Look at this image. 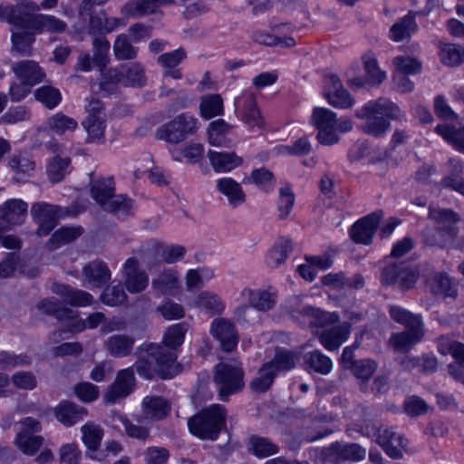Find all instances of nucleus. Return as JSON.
Segmentation results:
<instances>
[{
  "mask_svg": "<svg viewBox=\"0 0 464 464\" xmlns=\"http://www.w3.org/2000/svg\"><path fill=\"white\" fill-rule=\"evenodd\" d=\"M351 327L350 323L344 322L337 326L324 330L319 335V340L326 350L335 351L348 339Z\"/></svg>",
  "mask_w": 464,
  "mask_h": 464,
  "instance_id": "21",
  "label": "nucleus"
},
{
  "mask_svg": "<svg viewBox=\"0 0 464 464\" xmlns=\"http://www.w3.org/2000/svg\"><path fill=\"white\" fill-rule=\"evenodd\" d=\"M51 130L57 134H63L67 130H74L77 128V121L61 112L50 117L47 121Z\"/></svg>",
  "mask_w": 464,
  "mask_h": 464,
  "instance_id": "55",
  "label": "nucleus"
},
{
  "mask_svg": "<svg viewBox=\"0 0 464 464\" xmlns=\"http://www.w3.org/2000/svg\"><path fill=\"white\" fill-rule=\"evenodd\" d=\"M122 278L125 287L131 294L143 292L149 284L148 274L140 268L139 261L135 257H130L124 262Z\"/></svg>",
  "mask_w": 464,
  "mask_h": 464,
  "instance_id": "13",
  "label": "nucleus"
},
{
  "mask_svg": "<svg viewBox=\"0 0 464 464\" xmlns=\"http://www.w3.org/2000/svg\"><path fill=\"white\" fill-rule=\"evenodd\" d=\"M34 19L24 17L15 5L5 6V21L13 26L12 29L34 28Z\"/></svg>",
  "mask_w": 464,
  "mask_h": 464,
  "instance_id": "56",
  "label": "nucleus"
},
{
  "mask_svg": "<svg viewBox=\"0 0 464 464\" xmlns=\"http://www.w3.org/2000/svg\"><path fill=\"white\" fill-rule=\"evenodd\" d=\"M324 97L331 105L336 108L347 109L354 104V99L343 87L335 92H324Z\"/></svg>",
  "mask_w": 464,
  "mask_h": 464,
  "instance_id": "60",
  "label": "nucleus"
},
{
  "mask_svg": "<svg viewBox=\"0 0 464 464\" xmlns=\"http://www.w3.org/2000/svg\"><path fill=\"white\" fill-rule=\"evenodd\" d=\"M430 291L437 296L456 299L458 290L451 278L445 273H435L430 280Z\"/></svg>",
  "mask_w": 464,
  "mask_h": 464,
  "instance_id": "31",
  "label": "nucleus"
},
{
  "mask_svg": "<svg viewBox=\"0 0 464 464\" xmlns=\"http://www.w3.org/2000/svg\"><path fill=\"white\" fill-rule=\"evenodd\" d=\"M211 335L219 342L220 348L226 353L232 352L237 345L239 336L235 324L227 318L218 317L210 324Z\"/></svg>",
  "mask_w": 464,
  "mask_h": 464,
  "instance_id": "10",
  "label": "nucleus"
},
{
  "mask_svg": "<svg viewBox=\"0 0 464 464\" xmlns=\"http://www.w3.org/2000/svg\"><path fill=\"white\" fill-rule=\"evenodd\" d=\"M440 58L447 66H458L464 63V48L455 44H443L440 51Z\"/></svg>",
  "mask_w": 464,
  "mask_h": 464,
  "instance_id": "46",
  "label": "nucleus"
},
{
  "mask_svg": "<svg viewBox=\"0 0 464 464\" xmlns=\"http://www.w3.org/2000/svg\"><path fill=\"white\" fill-rule=\"evenodd\" d=\"M135 339L127 334H114L104 343L105 349L114 357H126L131 353Z\"/></svg>",
  "mask_w": 464,
  "mask_h": 464,
  "instance_id": "30",
  "label": "nucleus"
},
{
  "mask_svg": "<svg viewBox=\"0 0 464 464\" xmlns=\"http://www.w3.org/2000/svg\"><path fill=\"white\" fill-rule=\"evenodd\" d=\"M435 130L456 150L464 153V129H457L454 126L442 124L438 125Z\"/></svg>",
  "mask_w": 464,
  "mask_h": 464,
  "instance_id": "48",
  "label": "nucleus"
},
{
  "mask_svg": "<svg viewBox=\"0 0 464 464\" xmlns=\"http://www.w3.org/2000/svg\"><path fill=\"white\" fill-rule=\"evenodd\" d=\"M295 204V195L289 187L279 188V201L277 205L278 218L285 219L289 216L291 209Z\"/></svg>",
  "mask_w": 464,
  "mask_h": 464,
  "instance_id": "62",
  "label": "nucleus"
},
{
  "mask_svg": "<svg viewBox=\"0 0 464 464\" xmlns=\"http://www.w3.org/2000/svg\"><path fill=\"white\" fill-rule=\"evenodd\" d=\"M53 292L63 296L64 301L72 306H85L92 304V295L80 289H74L66 285H53Z\"/></svg>",
  "mask_w": 464,
  "mask_h": 464,
  "instance_id": "29",
  "label": "nucleus"
},
{
  "mask_svg": "<svg viewBox=\"0 0 464 464\" xmlns=\"http://www.w3.org/2000/svg\"><path fill=\"white\" fill-rule=\"evenodd\" d=\"M82 274L88 282L95 287H102L110 280L111 273L107 264L101 260H93L82 268Z\"/></svg>",
  "mask_w": 464,
  "mask_h": 464,
  "instance_id": "23",
  "label": "nucleus"
},
{
  "mask_svg": "<svg viewBox=\"0 0 464 464\" xmlns=\"http://www.w3.org/2000/svg\"><path fill=\"white\" fill-rule=\"evenodd\" d=\"M179 286L177 273L171 269L163 270L151 281V287L157 295H170Z\"/></svg>",
  "mask_w": 464,
  "mask_h": 464,
  "instance_id": "34",
  "label": "nucleus"
},
{
  "mask_svg": "<svg viewBox=\"0 0 464 464\" xmlns=\"http://www.w3.org/2000/svg\"><path fill=\"white\" fill-rule=\"evenodd\" d=\"M44 439L42 436L27 431H20L16 435L15 444L26 455H34L43 446Z\"/></svg>",
  "mask_w": 464,
  "mask_h": 464,
  "instance_id": "43",
  "label": "nucleus"
},
{
  "mask_svg": "<svg viewBox=\"0 0 464 464\" xmlns=\"http://www.w3.org/2000/svg\"><path fill=\"white\" fill-rule=\"evenodd\" d=\"M198 129V120L190 113L183 112L160 126L155 131V137L167 143L176 145L196 134Z\"/></svg>",
  "mask_w": 464,
  "mask_h": 464,
  "instance_id": "5",
  "label": "nucleus"
},
{
  "mask_svg": "<svg viewBox=\"0 0 464 464\" xmlns=\"http://www.w3.org/2000/svg\"><path fill=\"white\" fill-rule=\"evenodd\" d=\"M235 106L241 111V120L250 129H263L265 120L257 107L256 97L253 92H246L235 101Z\"/></svg>",
  "mask_w": 464,
  "mask_h": 464,
  "instance_id": "12",
  "label": "nucleus"
},
{
  "mask_svg": "<svg viewBox=\"0 0 464 464\" xmlns=\"http://www.w3.org/2000/svg\"><path fill=\"white\" fill-rule=\"evenodd\" d=\"M304 362L309 372H314L322 375L328 374L334 367V362L320 350H314L304 355Z\"/></svg>",
  "mask_w": 464,
  "mask_h": 464,
  "instance_id": "32",
  "label": "nucleus"
},
{
  "mask_svg": "<svg viewBox=\"0 0 464 464\" xmlns=\"http://www.w3.org/2000/svg\"><path fill=\"white\" fill-rule=\"evenodd\" d=\"M208 157L212 168L217 172H227L240 166L243 162L242 158L232 152H218L208 150Z\"/></svg>",
  "mask_w": 464,
  "mask_h": 464,
  "instance_id": "28",
  "label": "nucleus"
},
{
  "mask_svg": "<svg viewBox=\"0 0 464 464\" xmlns=\"http://www.w3.org/2000/svg\"><path fill=\"white\" fill-rule=\"evenodd\" d=\"M34 97L48 109H53L62 100L60 91L51 85H44L36 89Z\"/></svg>",
  "mask_w": 464,
  "mask_h": 464,
  "instance_id": "52",
  "label": "nucleus"
},
{
  "mask_svg": "<svg viewBox=\"0 0 464 464\" xmlns=\"http://www.w3.org/2000/svg\"><path fill=\"white\" fill-rule=\"evenodd\" d=\"M377 369V363L371 359L357 360L350 366L349 371L362 382L368 381Z\"/></svg>",
  "mask_w": 464,
  "mask_h": 464,
  "instance_id": "57",
  "label": "nucleus"
},
{
  "mask_svg": "<svg viewBox=\"0 0 464 464\" xmlns=\"http://www.w3.org/2000/svg\"><path fill=\"white\" fill-rule=\"evenodd\" d=\"M87 415L84 408L70 401H62L55 408L56 419L65 426H72Z\"/></svg>",
  "mask_w": 464,
  "mask_h": 464,
  "instance_id": "27",
  "label": "nucleus"
},
{
  "mask_svg": "<svg viewBox=\"0 0 464 464\" xmlns=\"http://www.w3.org/2000/svg\"><path fill=\"white\" fill-rule=\"evenodd\" d=\"M71 159L69 157L55 156L52 158L47 166L46 173L51 182H61L69 172Z\"/></svg>",
  "mask_w": 464,
  "mask_h": 464,
  "instance_id": "40",
  "label": "nucleus"
},
{
  "mask_svg": "<svg viewBox=\"0 0 464 464\" xmlns=\"http://www.w3.org/2000/svg\"><path fill=\"white\" fill-rule=\"evenodd\" d=\"M424 336V327L405 328L400 333H392L389 345L397 352L406 353L419 343Z\"/></svg>",
  "mask_w": 464,
  "mask_h": 464,
  "instance_id": "18",
  "label": "nucleus"
},
{
  "mask_svg": "<svg viewBox=\"0 0 464 464\" xmlns=\"http://www.w3.org/2000/svg\"><path fill=\"white\" fill-rule=\"evenodd\" d=\"M240 296L259 312H267L273 309L276 303V293L268 290L245 287L242 289Z\"/></svg>",
  "mask_w": 464,
  "mask_h": 464,
  "instance_id": "19",
  "label": "nucleus"
},
{
  "mask_svg": "<svg viewBox=\"0 0 464 464\" xmlns=\"http://www.w3.org/2000/svg\"><path fill=\"white\" fill-rule=\"evenodd\" d=\"M218 190L227 197L232 208H237L244 204L246 195L241 185L231 178H222L217 181Z\"/></svg>",
  "mask_w": 464,
  "mask_h": 464,
  "instance_id": "25",
  "label": "nucleus"
},
{
  "mask_svg": "<svg viewBox=\"0 0 464 464\" xmlns=\"http://www.w3.org/2000/svg\"><path fill=\"white\" fill-rule=\"evenodd\" d=\"M249 180L266 192L273 190L275 187L274 175L266 168L253 169Z\"/></svg>",
  "mask_w": 464,
  "mask_h": 464,
  "instance_id": "59",
  "label": "nucleus"
},
{
  "mask_svg": "<svg viewBox=\"0 0 464 464\" xmlns=\"http://www.w3.org/2000/svg\"><path fill=\"white\" fill-rule=\"evenodd\" d=\"M382 218V211H376L359 219L350 229V237L356 244L370 245Z\"/></svg>",
  "mask_w": 464,
  "mask_h": 464,
  "instance_id": "14",
  "label": "nucleus"
},
{
  "mask_svg": "<svg viewBox=\"0 0 464 464\" xmlns=\"http://www.w3.org/2000/svg\"><path fill=\"white\" fill-rule=\"evenodd\" d=\"M188 324L185 322L169 326L161 343H143L136 348L134 363L139 376L151 380L155 375L163 379L176 373V350L183 343Z\"/></svg>",
  "mask_w": 464,
  "mask_h": 464,
  "instance_id": "1",
  "label": "nucleus"
},
{
  "mask_svg": "<svg viewBox=\"0 0 464 464\" xmlns=\"http://www.w3.org/2000/svg\"><path fill=\"white\" fill-rule=\"evenodd\" d=\"M34 28L12 29V50L19 55L29 56L32 53V44L34 35L31 32Z\"/></svg>",
  "mask_w": 464,
  "mask_h": 464,
  "instance_id": "33",
  "label": "nucleus"
},
{
  "mask_svg": "<svg viewBox=\"0 0 464 464\" xmlns=\"http://www.w3.org/2000/svg\"><path fill=\"white\" fill-rule=\"evenodd\" d=\"M227 412L223 405L213 404L188 419L191 434L201 439L215 440L226 425Z\"/></svg>",
  "mask_w": 464,
  "mask_h": 464,
  "instance_id": "3",
  "label": "nucleus"
},
{
  "mask_svg": "<svg viewBox=\"0 0 464 464\" xmlns=\"http://www.w3.org/2000/svg\"><path fill=\"white\" fill-rule=\"evenodd\" d=\"M377 443L383 449L386 454L394 459H401L403 450L406 447L405 439L392 429L380 426L374 431Z\"/></svg>",
  "mask_w": 464,
  "mask_h": 464,
  "instance_id": "15",
  "label": "nucleus"
},
{
  "mask_svg": "<svg viewBox=\"0 0 464 464\" xmlns=\"http://www.w3.org/2000/svg\"><path fill=\"white\" fill-rule=\"evenodd\" d=\"M311 121L318 130L316 138L321 144L330 146L338 142L339 137L335 132L337 118L334 111L326 108L315 107Z\"/></svg>",
  "mask_w": 464,
  "mask_h": 464,
  "instance_id": "9",
  "label": "nucleus"
},
{
  "mask_svg": "<svg viewBox=\"0 0 464 464\" xmlns=\"http://www.w3.org/2000/svg\"><path fill=\"white\" fill-rule=\"evenodd\" d=\"M69 214L68 208L45 202H35L31 207V215L38 224L39 236L48 235L56 226L57 219Z\"/></svg>",
  "mask_w": 464,
  "mask_h": 464,
  "instance_id": "8",
  "label": "nucleus"
},
{
  "mask_svg": "<svg viewBox=\"0 0 464 464\" xmlns=\"http://www.w3.org/2000/svg\"><path fill=\"white\" fill-rule=\"evenodd\" d=\"M12 70L20 81L33 86L41 82L45 76L38 63L31 60L14 63Z\"/></svg>",
  "mask_w": 464,
  "mask_h": 464,
  "instance_id": "24",
  "label": "nucleus"
},
{
  "mask_svg": "<svg viewBox=\"0 0 464 464\" xmlns=\"http://www.w3.org/2000/svg\"><path fill=\"white\" fill-rule=\"evenodd\" d=\"M187 57L184 48L180 47L169 53H165L158 57V63L166 69L176 68Z\"/></svg>",
  "mask_w": 464,
  "mask_h": 464,
  "instance_id": "64",
  "label": "nucleus"
},
{
  "mask_svg": "<svg viewBox=\"0 0 464 464\" xmlns=\"http://www.w3.org/2000/svg\"><path fill=\"white\" fill-rule=\"evenodd\" d=\"M429 218L437 225L440 232L445 233L448 239H454L459 232L457 223L460 218L457 212L450 208H429Z\"/></svg>",
  "mask_w": 464,
  "mask_h": 464,
  "instance_id": "16",
  "label": "nucleus"
},
{
  "mask_svg": "<svg viewBox=\"0 0 464 464\" xmlns=\"http://www.w3.org/2000/svg\"><path fill=\"white\" fill-rule=\"evenodd\" d=\"M135 367H129L118 372L114 382L108 387L104 399L109 403H115L127 396L134 390Z\"/></svg>",
  "mask_w": 464,
  "mask_h": 464,
  "instance_id": "11",
  "label": "nucleus"
},
{
  "mask_svg": "<svg viewBox=\"0 0 464 464\" xmlns=\"http://www.w3.org/2000/svg\"><path fill=\"white\" fill-rule=\"evenodd\" d=\"M123 11L130 16H141L156 12V6L152 0H131L124 6Z\"/></svg>",
  "mask_w": 464,
  "mask_h": 464,
  "instance_id": "61",
  "label": "nucleus"
},
{
  "mask_svg": "<svg viewBox=\"0 0 464 464\" xmlns=\"http://www.w3.org/2000/svg\"><path fill=\"white\" fill-rule=\"evenodd\" d=\"M420 276L417 266L408 262L392 263L386 266L381 275L383 285H397L401 290L412 288Z\"/></svg>",
  "mask_w": 464,
  "mask_h": 464,
  "instance_id": "7",
  "label": "nucleus"
},
{
  "mask_svg": "<svg viewBox=\"0 0 464 464\" xmlns=\"http://www.w3.org/2000/svg\"><path fill=\"white\" fill-rule=\"evenodd\" d=\"M91 195L104 211L118 218H125L130 213L132 200L122 194L115 195L111 178L94 180L91 186Z\"/></svg>",
  "mask_w": 464,
  "mask_h": 464,
  "instance_id": "4",
  "label": "nucleus"
},
{
  "mask_svg": "<svg viewBox=\"0 0 464 464\" xmlns=\"http://www.w3.org/2000/svg\"><path fill=\"white\" fill-rule=\"evenodd\" d=\"M10 168L18 176L29 174L34 169V162L25 154H15L9 161Z\"/></svg>",
  "mask_w": 464,
  "mask_h": 464,
  "instance_id": "63",
  "label": "nucleus"
},
{
  "mask_svg": "<svg viewBox=\"0 0 464 464\" xmlns=\"http://www.w3.org/2000/svg\"><path fill=\"white\" fill-rule=\"evenodd\" d=\"M194 306L211 316L220 315L225 311L222 299L210 291L200 292L194 300Z\"/></svg>",
  "mask_w": 464,
  "mask_h": 464,
  "instance_id": "26",
  "label": "nucleus"
},
{
  "mask_svg": "<svg viewBox=\"0 0 464 464\" xmlns=\"http://www.w3.org/2000/svg\"><path fill=\"white\" fill-rule=\"evenodd\" d=\"M390 316L397 323L405 326V328L424 327L422 318L420 314L398 306L392 305L389 309Z\"/></svg>",
  "mask_w": 464,
  "mask_h": 464,
  "instance_id": "39",
  "label": "nucleus"
},
{
  "mask_svg": "<svg viewBox=\"0 0 464 464\" xmlns=\"http://www.w3.org/2000/svg\"><path fill=\"white\" fill-rule=\"evenodd\" d=\"M108 74L113 82L125 86L142 87L146 82L144 69L139 63L130 64L123 72L111 69Z\"/></svg>",
  "mask_w": 464,
  "mask_h": 464,
  "instance_id": "17",
  "label": "nucleus"
},
{
  "mask_svg": "<svg viewBox=\"0 0 464 464\" xmlns=\"http://www.w3.org/2000/svg\"><path fill=\"white\" fill-rule=\"evenodd\" d=\"M293 250V242L290 238H280L266 256L267 266L270 267H277L283 264L288 257L289 253Z\"/></svg>",
  "mask_w": 464,
  "mask_h": 464,
  "instance_id": "35",
  "label": "nucleus"
},
{
  "mask_svg": "<svg viewBox=\"0 0 464 464\" xmlns=\"http://www.w3.org/2000/svg\"><path fill=\"white\" fill-rule=\"evenodd\" d=\"M110 42L104 35L95 36L92 40L93 64L103 70L109 63Z\"/></svg>",
  "mask_w": 464,
  "mask_h": 464,
  "instance_id": "42",
  "label": "nucleus"
},
{
  "mask_svg": "<svg viewBox=\"0 0 464 464\" xmlns=\"http://www.w3.org/2000/svg\"><path fill=\"white\" fill-rule=\"evenodd\" d=\"M144 419L160 420L166 418L170 412V403L160 396H146L141 402Z\"/></svg>",
  "mask_w": 464,
  "mask_h": 464,
  "instance_id": "22",
  "label": "nucleus"
},
{
  "mask_svg": "<svg viewBox=\"0 0 464 464\" xmlns=\"http://www.w3.org/2000/svg\"><path fill=\"white\" fill-rule=\"evenodd\" d=\"M303 314L310 319L309 324L313 326L324 327L338 322L336 314L324 312L313 306L304 307Z\"/></svg>",
  "mask_w": 464,
  "mask_h": 464,
  "instance_id": "47",
  "label": "nucleus"
},
{
  "mask_svg": "<svg viewBox=\"0 0 464 464\" xmlns=\"http://www.w3.org/2000/svg\"><path fill=\"white\" fill-rule=\"evenodd\" d=\"M355 117L365 121L361 126L363 133L382 138L391 128L389 120L401 121L404 119V113L392 101L379 98L366 102L360 110L356 111Z\"/></svg>",
  "mask_w": 464,
  "mask_h": 464,
  "instance_id": "2",
  "label": "nucleus"
},
{
  "mask_svg": "<svg viewBox=\"0 0 464 464\" xmlns=\"http://www.w3.org/2000/svg\"><path fill=\"white\" fill-rule=\"evenodd\" d=\"M34 29L51 33H63L67 24L65 22L56 18L53 15L39 14L34 19Z\"/></svg>",
  "mask_w": 464,
  "mask_h": 464,
  "instance_id": "53",
  "label": "nucleus"
},
{
  "mask_svg": "<svg viewBox=\"0 0 464 464\" xmlns=\"http://www.w3.org/2000/svg\"><path fill=\"white\" fill-rule=\"evenodd\" d=\"M113 53L120 61L133 60L137 57L138 48L133 46L126 34H120L113 43Z\"/></svg>",
  "mask_w": 464,
  "mask_h": 464,
  "instance_id": "51",
  "label": "nucleus"
},
{
  "mask_svg": "<svg viewBox=\"0 0 464 464\" xmlns=\"http://www.w3.org/2000/svg\"><path fill=\"white\" fill-rule=\"evenodd\" d=\"M416 27L415 14L410 12L392 26L390 30L391 38L395 42H400L409 37Z\"/></svg>",
  "mask_w": 464,
  "mask_h": 464,
  "instance_id": "41",
  "label": "nucleus"
},
{
  "mask_svg": "<svg viewBox=\"0 0 464 464\" xmlns=\"http://www.w3.org/2000/svg\"><path fill=\"white\" fill-rule=\"evenodd\" d=\"M276 376L274 370L265 362L260 367L257 376L251 381V390L259 393L266 392L273 384Z\"/></svg>",
  "mask_w": 464,
  "mask_h": 464,
  "instance_id": "45",
  "label": "nucleus"
},
{
  "mask_svg": "<svg viewBox=\"0 0 464 464\" xmlns=\"http://www.w3.org/2000/svg\"><path fill=\"white\" fill-rule=\"evenodd\" d=\"M214 381L220 399L227 401L231 394L244 388V370L241 362L232 360L218 363L215 367Z\"/></svg>",
  "mask_w": 464,
  "mask_h": 464,
  "instance_id": "6",
  "label": "nucleus"
},
{
  "mask_svg": "<svg viewBox=\"0 0 464 464\" xmlns=\"http://www.w3.org/2000/svg\"><path fill=\"white\" fill-rule=\"evenodd\" d=\"M223 99L219 94L213 93L201 97L199 103L200 115L207 120L223 114Z\"/></svg>",
  "mask_w": 464,
  "mask_h": 464,
  "instance_id": "38",
  "label": "nucleus"
},
{
  "mask_svg": "<svg viewBox=\"0 0 464 464\" xmlns=\"http://www.w3.org/2000/svg\"><path fill=\"white\" fill-rule=\"evenodd\" d=\"M37 308L45 314L54 315L60 321L74 318V312L63 306L61 302L54 297L42 300L37 304Z\"/></svg>",
  "mask_w": 464,
  "mask_h": 464,
  "instance_id": "36",
  "label": "nucleus"
},
{
  "mask_svg": "<svg viewBox=\"0 0 464 464\" xmlns=\"http://www.w3.org/2000/svg\"><path fill=\"white\" fill-rule=\"evenodd\" d=\"M248 450L257 458H266L278 452V447L268 438L251 435L248 438Z\"/></svg>",
  "mask_w": 464,
  "mask_h": 464,
  "instance_id": "37",
  "label": "nucleus"
},
{
  "mask_svg": "<svg viewBox=\"0 0 464 464\" xmlns=\"http://www.w3.org/2000/svg\"><path fill=\"white\" fill-rule=\"evenodd\" d=\"M81 431L82 433V439L84 445L90 450H98L103 437L102 429L92 422H88L82 426Z\"/></svg>",
  "mask_w": 464,
  "mask_h": 464,
  "instance_id": "49",
  "label": "nucleus"
},
{
  "mask_svg": "<svg viewBox=\"0 0 464 464\" xmlns=\"http://www.w3.org/2000/svg\"><path fill=\"white\" fill-rule=\"evenodd\" d=\"M114 420H119L124 426L125 432L129 437L142 441L150 438L149 428L133 424L126 416L116 414Z\"/></svg>",
  "mask_w": 464,
  "mask_h": 464,
  "instance_id": "58",
  "label": "nucleus"
},
{
  "mask_svg": "<svg viewBox=\"0 0 464 464\" xmlns=\"http://www.w3.org/2000/svg\"><path fill=\"white\" fill-rule=\"evenodd\" d=\"M27 216V204L22 199H9L5 202L1 208V220L7 224V227H1L2 230L8 227L22 224Z\"/></svg>",
  "mask_w": 464,
  "mask_h": 464,
  "instance_id": "20",
  "label": "nucleus"
},
{
  "mask_svg": "<svg viewBox=\"0 0 464 464\" xmlns=\"http://www.w3.org/2000/svg\"><path fill=\"white\" fill-rule=\"evenodd\" d=\"M82 126L88 134L89 142L101 141L104 136L105 120L103 116H87Z\"/></svg>",
  "mask_w": 464,
  "mask_h": 464,
  "instance_id": "50",
  "label": "nucleus"
},
{
  "mask_svg": "<svg viewBox=\"0 0 464 464\" xmlns=\"http://www.w3.org/2000/svg\"><path fill=\"white\" fill-rule=\"evenodd\" d=\"M127 295L121 284L108 285L101 295L102 302L109 306H117L127 301Z\"/></svg>",
  "mask_w": 464,
  "mask_h": 464,
  "instance_id": "54",
  "label": "nucleus"
},
{
  "mask_svg": "<svg viewBox=\"0 0 464 464\" xmlns=\"http://www.w3.org/2000/svg\"><path fill=\"white\" fill-rule=\"evenodd\" d=\"M266 363L270 365V368L274 370L276 374L282 371L292 370L296 365L294 353L280 348L276 349L274 358Z\"/></svg>",
  "mask_w": 464,
  "mask_h": 464,
  "instance_id": "44",
  "label": "nucleus"
}]
</instances>
